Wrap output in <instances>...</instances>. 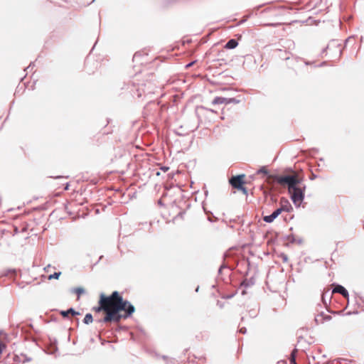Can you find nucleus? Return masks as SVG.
<instances>
[{
	"label": "nucleus",
	"instance_id": "obj_60",
	"mask_svg": "<svg viewBox=\"0 0 364 364\" xmlns=\"http://www.w3.org/2000/svg\"><path fill=\"white\" fill-rule=\"evenodd\" d=\"M313 151H315V152H318V149H316V148H314V149H313Z\"/></svg>",
	"mask_w": 364,
	"mask_h": 364
},
{
	"label": "nucleus",
	"instance_id": "obj_1",
	"mask_svg": "<svg viewBox=\"0 0 364 364\" xmlns=\"http://www.w3.org/2000/svg\"><path fill=\"white\" fill-rule=\"evenodd\" d=\"M231 275L232 269L226 264L223 263L218 269V276L215 278L216 284L212 285V289H217L209 296V305L215 304L220 309H223L225 303L220 301L218 298L221 297L223 299H230L237 294L238 288L230 294H224L223 292L225 286L231 282Z\"/></svg>",
	"mask_w": 364,
	"mask_h": 364
},
{
	"label": "nucleus",
	"instance_id": "obj_27",
	"mask_svg": "<svg viewBox=\"0 0 364 364\" xmlns=\"http://www.w3.org/2000/svg\"><path fill=\"white\" fill-rule=\"evenodd\" d=\"M72 291L77 294L78 296L85 292V289L82 287H76L72 289Z\"/></svg>",
	"mask_w": 364,
	"mask_h": 364
},
{
	"label": "nucleus",
	"instance_id": "obj_62",
	"mask_svg": "<svg viewBox=\"0 0 364 364\" xmlns=\"http://www.w3.org/2000/svg\"><path fill=\"white\" fill-rule=\"evenodd\" d=\"M221 223H227V221H226V220L223 219V220H222Z\"/></svg>",
	"mask_w": 364,
	"mask_h": 364
},
{
	"label": "nucleus",
	"instance_id": "obj_43",
	"mask_svg": "<svg viewBox=\"0 0 364 364\" xmlns=\"http://www.w3.org/2000/svg\"><path fill=\"white\" fill-rule=\"evenodd\" d=\"M221 90L225 91V90H230V87L229 86H223L220 87Z\"/></svg>",
	"mask_w": 364,
	"mask_h": 364
},
{
	"label": "nucleus",
	"instance_id": "obj_14",
	"mask_svg": "<svg viewBox=\"0 0 364 364\" xmlns=\"http://www.w3.org/2000/svg\"><path fill=\"white\" fill-rule=\"evenodd\" d=\"M238 46V41L235 38H231L227 41L224 48L226 49H234Z\"/></svg>",
	"mask_w": 364,
	"mask_h": 364
},
{
	"label": "nucleus",
	"instance_id": "obj_54",
	"mask_svg": "<svg viewBox=\"0 0 364 364\" xmlns=\"http://www.w3.org/2000/svg\"><path fill=\"white\" fill-rule=\"evenodd\" d=\"M328 48V46H327L326 48H323V50H322V52H321V53H324L326 51V50H327Z\"/></svg>",
	"mask_w": 364,
	"mask_h": 364
},
{
	"label": "nucleus",
	"instance_id": "obj_5",
	"mask_svg": "<svg viewBox=\"0 0 364 364\" xmlns=\"http://www.w3.org/2000/svg\"><path fill=\"white\" fill-rule=\"evenodd\" d=\"M119 310L124 311L123 318H127L132 316L135 311V307L128 301L123 299L120 304H117Z\"/></svg>",
	"mask_w": 364,
	"mask_h": 364
},
{
	"label": "nucleus",
	"instance_id": "obj_8",
	"mask_svg": "<svg viewBox=\"0 0 364 364\" xmlns=\"http://www.w3.org/2000/svg\"><path fill=\"white\" fill-rule=\"evenodd\" d=\"M137 96L138 97H142V95H145L146 94H150L153 92L152 90V85L151 82H148V85L141 84L139 85L138 88L136 89Z\"/></svg>",
	"mask_w": 364,
	"mask_h": 364
},
{
	"label": "nucleus",
	"instance_id": "obj_58",
	"mask_svg": "<svg viewBox=\"0 0 364 364\" xmlns=\"http://www.w3.org/2000/svg\"><path fill=\"white\" fill-rule=\"evenodd\" d=\"M50 267V265L49 264V265H48L46 267H45V268H44V269H45L46 271H47V269H49V267Z\"/></svg>",
	"mask_w": 364,
	"mask_h": 364
},
{
	"label": "nucleus",
	"instance_id": "obj_19",
	"mask_svg": "<svg viewBox=\"0 0 364 364\" xmlns=\"http://www.w3.org/2000/svg\"><path fill=\"white\" fill-rule=\"evenodd\" d=\"M227 100H226V97H215L211 104L213 105H220V104H225V101Z\"/></svg>",
	"mask_w": 364,
	"mask_h": 364
},
{
	"label": "nucleus",
	"instance_id": "obj_46",
	"mask_svg": "<svg viewBox=\"0 0 364 364\" xmlns=\"http://www.w3.org/2000/svg\"><path fill=\"white\" fill-rule=\"evenodd\" d=\"M102 257H103V256H102V255H101V256L99 257V259H97V262H96L92 265V269L93 268V267H94V266L97 265V264L100 262V261L102 259Z\"/></svg>",
	"mask_w": 364,
	"mask_h": 364
},
{
	"label": "nucleus",
	"instance_id": "obj_52",
	"mask_svg": "<svg viewBox=\"0 0 364 364\" xmlns=\"http://www.w3.org/2000/svg\"><path fill=\"white\" fill-rule=\"evenodd\" d=\"M250 15L247 16L245 18H243V20L242 21V23L245 22L249 18Z\"/></svg>",
	"mask_w": 364,
	"mask_h": 364
},
{
	"label": "nucleus",
	"instance_id": "obj_23",
	"mask_svg": "<svg viewBox=\"0 0 364 364\" xmlns=\"http://www.w3.org/2000/svg\"><path fill=\"white\" fill-rule=\"evenodd\" d=\"M284 240H288L290 243L294 244L296 242V237L294 234L287 235L283 237Z\"/></svg>",
	"mask_w": 364,
	"mask_h": 364
},
{
	"label": "nucleus",
	"instance_id": "obj_24",
	"mask_svg": "<svg viewBox=\"0 0 364 364\" xmlns=\"http://www.w3.org/2000/svg\"><path fill=\"white\" fill-rule=\"evenodd\" d=\"M93 321V317H92V315L90 313L87 314L85 316V318L83 319V323L85 324H90Z\"/></svg>",
	"mask_w": 364,
	"mask_h": 364
},
{
	"label": "nucleus",
	"instance_id": "obj_57",
	"mask_svg": "<svg viewBox=\"0 0 364 364\" xmlns=\"http://www.w3.org/2000/svg\"><path fill=\"white\" fill-rule=\"evenodd\" d=\"M206 111L213 112V110L210 108H205Z\"/></svg>",
	"mask_w": 364,
	"mask_h": 364
},
{
	"label": "nucleus",
	"instance_id": "obj_41",
	"mask_svg": "<svg viewBox=\"0 0 364 364\" xmlns=\"http://www.w3.org/2000/svg\"><path fill=\"white\" fill-rule=\"evenodd\" d=\"M326 64H327L326 61H323L320 64H318L317 65H315V67L321 68V67H323V66L326 65Z\"/></svg>",
	"mask_w": 364,
	"mask_h": 364
},
{
	"label": "nucleus",
	"instance_id": "obj_48",
	"mask_svg": "<svg viewBox=\"0 0 364 364\" xmlns=\"http://www.w3.org/2000/svg\"><path fill=\"white\" fill-rule=\"evenodd\" d=\"M296 242L298 243L299 245H301L303 243V239L302 238H299L298 240L296 239Z\"/></svg>",
	"mask_w": 364,
	"mask_h": 364
},
{
	"label": "nucleus",
	"instance_id": "obj_16",
	"mask_svg": "<svg viewBox=\"0 0 364 364\" xmlns=\"http://www.w3.org/2000/svg\"><path fill=\"white\" fill-rule=\"evenodd\" d=\"M72 314L73 316L79 315L80 313L76 311L73 308H70L66 311H61L60 314L64 317H68L69 314Z\"/></svg>",
	"mask_w": 364,
	"mask_h": 364
},
{
	"label": "nucleus",
	"instance_id": "obj_47",
	"mask_svg": "<svg viewBox=\"0 0 364 364\" xmlns=\"http://www.w3.org/2000/svg\"><path fill=\"white\" fill-rule=\"evenodd\" d=\"M240 332L241 333H245L247 332V328L245 327H242L240 329Z\"/></svg>",
	"mask_w": 364,
	"mask_h": 364
},
{
	"label": "nucleus",
	"instance_id": "obj_51",
	"mask_svg": "<svg viewBox=\"0 0 364 364\" xmlns=\"http://www.w3.org/2000/svg\"><path fill=\"white\" fill-rule=\"evenodd\" d=\"M201 206H202L203 211L205 212V200H203L201 202Z\"/></svg>",
	"mask_w": 364,
	"mask_h": 364
},
{
	"label": "nucleus",
	"instance_id": "obj_9",
	"mask_svg": "<svg viewBox=\"0 0 364 364\" xmlns=\"http://www.w3.org/2000/svg\"><path fill=\"white\" fill-rule=\"evenodd\" d=\"M333 288L332 289V293H339L341 294L345 299L349 300V293L348 291L341 284L338 283H333Z\"/></svg>",
	"mask_w": 364,
	"mask_h": 364
},
{
	"label": "nucleus",
	"instance_id": "obj_15",
	"mask_svg": "<svg viewBox=\"0 0 364 364\" xmlns=\"http://www.w3.org/2000/svg\"><path fill=\"white\" fill-rule=\"evenodd\" d=\"M205 107L203 106H197L196 108V114L198 118V121L202 123L204 117Z\"/></svg>",
	"mask_w": 364,
	"mask_h": 364
},
{
	"label": "nucleus",
	"instance_id": "obj_45",
	"mask_svg": "<svg viewBox=\"0 0 364 364\" xmlns=\"http://www.w3.org/2000/svg\"><path fill=\"white\" fill-rule=\"evenodd\" d=\"M358 314V311H355L353 312H351V311H348L346 315L347 316H349V315H351V314Z\"/></svg>",
	"mask_w": 364,
	"mask_h": 364
},
{
	"label": "nucleus",
	"instance_id": "obj_40",
	"mask_svg": "<svg viewBox=\"0 0 364 364\" xmlns=\"http://www.w3.org/2000/svg\"><path fill=\"white\" fill-rule=\"evenodd\" d=\"M5 348L6 346L3 343L0 342V354H1Z\"/></svg>",
	"mask_w": 364,
	"mask_h": 364
},
{
	"label": "nucleus",
	"instance_id": "obj_34",
	"mask_svg": "<svg viewBox=\"0 0 364 364\" xmlns=\"http://www.w3.org/2000/svg\"><path fill=\"white\" fill-rule=\"evenodd\" d=\"M237 191H241L245 196L248 195V190L245 186V185H242V186H240V188L237 189Z\"/></svg>",
	"mask_w": 364,
	"mask_h": 364
},
{
	"label": "nucleus",
	"instance_id": "obj_50",
	"mask_svg": "<svg viewBox=\"0 0 364 364\" xmlns=\"http://www.w3.org/2000/svg\"><path fill=\"white\" fill-rule=\"evenodd\" d=\"M304 63L306 65H312L314 63V62H311V61H308V60H304Z\"/></svg>",
	"mask_w": 364,
	"mask_h": 364
},
{
	"label": "nucleus",
	"instance_id": "obj_32",
	"mask_svg": "<svg viewBox=\"0 0 364 364\" xmlns=\"http://www.w3.org/2000/svg\"><path fill=\"white\" fill-rule=\"evenodd\" d=\"M230 223H240L241 225H244V220H240V216L237 215L235 218L230 219Z\"/></svg>",
	"mask_w": 364,
	"mask_h": 364
},
{
	"label": "nucleus",
	"instance_id": "obj_36",
	"mask_svg": "<svg viewBox=\"0 0 364 364\" xmlns=\"http://www.w3.org/2000/svg\"><path fill=\"white\" fill-rule=\"evenodd\" d=\"M332 317L330 315L326 314L323 318H320V323H322L324 321H328L331 320Z\"/></svg>",
	"mask_w": 364,
	"mask_h": 364
},
{
	"label": "nucleus",
	"instance_id": "obj_7",
	"mask_svg": "<svg viewBox=\"0 0 364 364\" xmlns=\"http://www.w3.org/2000/svg\"><path fill=\"white\" fill-rule=\"evenodd\" d=\"M245 178V175L244 173L232 176L229 178V183L233 188L237 190L240 186L247 183Z\"/></svg>",
	"mask_w": 364,
	"mask_h": 364
},
{
	"label": "nucleus",
	"instance_id": "obj_6",
	"mask_svg": "<svg viewBox=\"0 0 364 364\" xmlns=\"http://www.w3.org/2000/svg\"><path fill=\"white\" fill-rule=\"evenodd\" d=\"M102 299H104L109 306H114L120 304L124 299L117 291H114L109 296H107L104 294H101Z\"/></svg>",
	"mask_w": 364,
	"mask_h": 364
},
{
	"label": "nucleus",
	"instance_id": "obj_11",
	"mask_svg": "<svg viewBox=\"0 0 364 364\" xmlns=\"http://www.w3.org/2000/svg\"><path fill=\"white\" fill-rule=\"evenodd\" d=\"M282 209L279 208L274 210L270 215L263 216V220L267 223H272L281 213Z\"/></svg>",
	"mask_w": 364,
	"mask_h": 364
},
{
	"label": "nucleus",
	"instance_id": "obj_29",
	"mask_svg": "<svg viewBox=\"0 0 364 364\" xmlns=\"http://www.w3.org/2000/svg\"><path fill=\"white\" fill-rule=\"evenodd\" d=\"M16 270L15 269H9L4 274V276H16Z\"/></svg>",
	"mask_w": 364,
	"mask_h": 364
},
{
	"label": "nucleus",
	"instance_id": "obj_28",
	"mask_svg": "<svg viewBox=\"0 0 364 364\" xmlns=\"http://www.w3.org/2000/svg\"><path fill=\"white\" fill-rule=\"evenodd\" d=\"M249 316L252 318H256L258 314V311L255 309H251L248 311Z\"/></svg>",
	"mask_w": 364,
	"mask_h": 364
},
{
	"label": "nucleus",
	"instance_id": "obj_44",
	"mask_svg": "<svg viewBox=\"0 0 364 364\" xmlns=\"http://www.w3.org/2000/svg\"><path fill=\"white\" fill-rule=\"evenodd\" d=\"M210 229L218 230L220 229V225H216V226L211 225Z\"/></svg>",
	"mask_w": 364,
	"mask_h": 364
},
{
	"label": "nucleus",
	"instance_id": "obj_21",
	"mask_svg": "<svg viewBox=\"0 0 364 364\" xmlns=\"http://www.w3.org/2000/svg\"><path fill=\"white\" fill-rule=\"evenodd\" d=\"M240 265L245 266L247 267V270L244 274L245 277H247L249 274L250 268V262L249 259L241 262Z\"/></svg>",
	"mask_w": 364,
	"mask_h": 364
},
{
	"label": "nucleus",
	"instance_id": "obj_42",
	"mask_svg": "<svg viewBox=\"0 0 364 364\" xmlns=\"http://www.w3.org/2000/svg\"><path fill=\"white\" fill-rule=\"evenodd\" d=\"M140 56H141V55H140V54H139V53H135V54L134 55V56H133V60H134V61L136 60H137Z\"/></svg>",
	"mask_w": 364,
	"mask_h": 364
},
{
	"label": "nucleus",
	"instance_id": "obj_2",
	"mask_svg": "<svg viewBox=\"0 0 364 364\" xmlns=\"http://www.w3.org/2000/svg\"><path fill=\"white\" fill-rule=\"evenodd\" d=\"M268 178L273 179L279 184L288 186L290 198L296 208H299L305 198L306 186L302 184V179L297 178L293 175L281 176L278 173H272Z\"/></svg>",
	"mask_w": 364,
	"mask_h": 364
},
{
	"label": "nucleus",
	"instance_id": "obj_25",
	"mask_svg": "<svg viewBox=\"0 0 364 364\" xmlns=\"http://www.w3.org/2000/svg\"><path fill=\"white\" fill-rule=\"evenodd\" d=\"M226 100H227L225 101V105H229L231 103L238 104L240 102V100H237L235 97H226Z\"/></svg>",
	"mask_w": 364,
	"mask_h": 364
},
{
	"label": "nucleus",
	"instance_id": "obj_22",
	"mask_svg": "<svg viewBox=\"0 0 364 364\" xmlns=\"http://www.w3.org/2000/svg\"><path fill=\"white\" fill-rule=\"evenodd\" d=\"M285 7L284 6H268L265 8L262 12V13H267L269 12L272 10H276V9H284Z\"/></svg>",
	"mask_w": 364,
	"mask_h": 364
},
{
	"label": "nucleus",
	"instance_id": "obj_18",
	"mask_svg": "<svg viewBox=\"0 0 364 364\" xmlns=\"http://www.w3.org/2000/svg\"><path fill=\"white\" fill-rule=\"evenodd\" d=\"M270 171L267 169L266 166H262L259 168L256 171L257 174H264L267 177H269L270 175Z\"/></svg>",
	"mask_w": 364,
	"mask_h": 364
},
{
	"label": "nucleus",
	"instance_id": "obj_12",
	"mask_svg": "<svg viewBox=\"0 0 364 364\" xmlns=\"http://www.w3.org/2000/svg\"><path fill=\"white\" fill-rule=\"evenodd\" d=\"M256 279L254 276H252L249 279H244L240 284V286L238 289L243 287L245 289H247L249 287H251L255 284Z\"/></svg>",
	"mask_w": 364,
	"mask_h": 364
},
{
	"label": "nucleus",
	"instance_id": "obj_37",
	"mask_svg": "<svg viewBox=\"0 0 364 364\" xmlns=\"http://www.w3.org/2000/svg\"><path fill=\"white\" fill-rule=\"evenodd\" d=\"M291 360H290V363L291 364L294 363V364H296V355L294 353H291Z\"/></svg>",
	"mask_w": 364,
	"mask_h": 364
},
{
	"label": "nucleus",
	"instance_id": "obj_39",
	"mask_svg": "<svg viewBox=\"0 0 364 364\" xmlns=\"http://www.w3.org/2000/svg\"><path fill=\"white\" fill-rule=\"evenodd\" d=\"M317 177H318V176L316 174L311 173V174L309 176V179L311 181H313V180L316 179Z\"/></svg>",
	"mask_w": 364,
	"mask_h": 364
},
{
	"label": "nucleus",
	"instance_id": "obj_10",
	"mask_svg": "<svg viewBox=\"0 0 364 364\" xmlns=\"http://www.w3.org/2000/svg\"><path fill=\"white\" fill-rule=\"evenodd\" d=\"M279 209H282V212L291 213L293 211V207L289 203L288 199L284 197L280 199V207Z\"/></svg>",
	"mask_w": 364,
	"mask_h": 364
},
{
	"label": "nucleus",
	"instance_id": "obj_53",
	"mask_svg": "<svg viewBox=\"0 0 364 364\" xmlns=\"http://www.w3.org/2000/svg\"><path fill=\"white\" fill-rule=\"evenodd\" d=\"M168 169H169V168H168V167H166V166H164V167H162V168H161V170H162V171H168Z\"/></svg>",
	"mask_w": 364,
	"mask_h": 364
},
{
	"label": "nucleus",
	"instance_id": "obj_30",
	"mask_svg": "<svg viewBox=\"0 0 364 364\" xmlns=\"http://www.w3.org/2000/svg\"><path fill=\"white\" fill-rule=\"evenodd\" d=\"M271 232L273 233V235L270 238L269 242L274 243L278 239L279 233L277 232H274V231H272Z\"/></svg>",
	"mask_w": 364,
	"mask_h": 364
},
{
	"label": "nucleus",
	"instance_id": "obj_49",
	"mask_svg": "<svg viewBox=\"0 0 364 364\" xmlns=\"http://www.w3.org/2000/svg\"><path fill=\"white\" fill-rule=\"evenodd\" d=\"M246 289H245V288H244V289L242 290V291H241V294H242V296H245V295H246V294H247V290H246Z\"/></svg>",
	"mask_w": 364,
	"mask_h": 364
},
{
	"label": "nucleus",
	"instance_id": "obj_35",
	"mask_svg": "<svg viewBox=\"0 0 364 364\" xmlns=\"http://www.w3.org/2000/svg\"><path fill=\"white\" fill-rule=\"evenodd\" d=\"M325 315H326V314L323 311H321L318 315H317V316L315 317L316 323H320V318H323Z\"/></svg>",
	"mask_w": 364,
	"mask_h": 364
},
{
	"label": "nucleus",
	"instance_id": "obj_55",
	"mask_svg": "<svg viewBox=\"0 0 364 364\" xmlns=\"http://www.w3.org/2000/svg\"><path fill=\"white\" fill-rule=\"evenodd\" d=\"M264 4H262V5H259L258 6H257L255 8L256 10H258L260 7H262Z\"/></svg>",
	"mask_w": 364,
	"mask_h": 364
},
{
	"label": "nucleus",
	"instance_id": "obj_63",
	"mask_svg": "<svg viewBox=\"0 0 364 364\" xmlns=\"http://www.w3.org/2000/svg\"><path fill=\"white\" fill-rule=\"evenodd\" d=\"M228 227H229V228H232V229H233V228H234V225H228Z\"/></svg>",
	"mask_w": 364,
	"mask_h": 364
},
{
	"label": "nucleus",
	"instance_id": "obj_17",
	"mask_svg": "<svg viewBox=\"0 0 364 364\" xmlns=\"http://www.w3.org/2000/svg\"><path fill=\"white\" fill-rule=\"evenodd\" d=\"M207 220L213 223L219 220L218 217H215L211 211L206 210Z\"/></svg>",
	"mask_w": 364,
	"mask_h": 364
},
{
	"label": "nucleus",
	"instance_id": "obj_31",
	"mask_svg": "<svg viewBox=\"0 0 364 364\" xmlns=\"http://www.w3.org/2000/svg\"><path fill=\"white\" fill-rule=\"evenodd\" d=\"M61 274V272H54L53 274H50L48 276V279L49 280H51L53 279H58L59 278V277L60 276Z\"/></svg>",
	"mask_w": 364,
	"mask_h": 364
},
{
	"label": "nucleus",
	"instance_id": "obj_3",
	"mask_svg": "<svg viewBox=\"0 0 364 364\" xmlns=\"http://www.w3.org/2000/svg\"><path fill=\"white\" fill-rule=\"evenodd\" d=\"M120 312L117 305L109 306V311L106 312L105 316L100 321L104 323L119 322L123 318V315Z\"/></svg>",
	"mask_w": 364,
	"mask_h": 364
},
{
	"label": "nucleus",
	"instance_id": "obj_4",
	"mask_svg": "<svg viewBox=\"0 0 364 364\" xmlns=\"http://www.w3.org/2000/svg\"><path fill=\"white\" fill-rule=\"evenodd\" d=\"M212 75L213 77H217L219 79H222L223 75V72H220L219 70H217V69L213 68L210 65L206 67V90H208V91L211 93L213 92V90L208 87V82L210 84H219L221 83L219 80H213L209 78V75Z\"/></svg>",
	"mask_w": 364,
	"mask_h": 364
},
{
	"label": "nucleus",
	"instance_id": "obj_20",
	"mask_svg": "<svg viewBox=\"0 0 364 364\" xmlns=\"http://www.w3.org/2000/svg\"><path fill=\"white\" fill-rule=\"evenodd\" d=\"M21 357L23 358V360H21V357H19L18 355H16L14 360L16 362H23V363L29 362L31 360V358L30 357H28L26 355H21Z\"/></svg>",
	"mask_w": 364,
	"mask_h": 364
},
{
	"label": "nucleus",
	"instance_id": "obj_26",
	"mask_svg": "<svg viewBox=\"0 0 364 364\" xmlns=\"http://www.w3.org/2000/svg\"><path fill=\"white\" fill-rule=\"evenodd\" d=\"M216 44L214 43L213 46H212V48H210V52L209 53V51H206V54H205V56H206V65L208 63V61L211 60V61H215V58H210V53L212 51H214L215 50V46Z\"/></svg>",
	"mask_w": 364,
	"mask_h": 364
},
{
	"label": "nucleus",
	"instance_id": "obj_59",
	"mask_svg": "<svg viewBox=\"0 0 364 364\" xmlns=\"http://www.w3.org/2000/svg\"><path fill=\"white\" fill-rule=\"evenodd\" d=\"M50 267V265L49 264V265H48L46 267H45V268H44V269H45L46 271H47V269H49V267Z\"/></svg>",
	"mask_w": 364,
	"mask_h": 364
},
{
	"label": "nucleus",
	"instance_id": "obj_64",
	"mask_svg": "<svg viewBox=\"0 0 364 364\" xmlns=\"http://www.w3.org/2000/svg\"><path fill=\"white\" fill-rule=\"evenodd\" d=\"M360 299L364 303V297H360Z\"/></svg>",
	"mask_w": 364,
	"mask_h": 364
},
{
	"label": "nucleus",
	"instance_id": "obj_33",
	"mask_svg": "<svg viewBox=\"0 0 364 364\" xmlns=\"http://www.w3.org/2000/svg\"><path fill=\"white\" fill-rule=\"evenodd\" d=\"M279 257L282 259L283 262H288L289 257H288L287 255L284 252H281L279 255Z\"/></svg>",
	"mask_w": 364,
	"mask_h": 364
},
{
	"label": "nucleus",
	"instance_id": "obj_61",
	"mask_svg": "<svg viewBox=\"0 0 364 364\" xmlns=\"http://www.w3.org/2000/svg\"><path fill=\"white\" fill-rule=\"evenodd\" d=\"M162 358H163L164 360H166V359L168 358V357H167V356H166V355H163V356H162Z\"/></svg>",
	"mask_w": 364,
	"mask_h": 364
},
{
	"label": "nucleus",
	"instance_id": "obj_13",
	"mask_svg": "<svg viewBox=\"0 0 364 364\" xmlns=\"http://www.w3.org/2000/svg\"><path fill=\"white\" fill-rule=\"evenodd\" d=\"M109 306L107 304V301L104 299H102V296H100L99 306L95 307V310L97 312L104 311L106 314L107 311H109Z\"/></svg>",
	"mask_w": 364,
	"mask_h": 364
},
{
	"label": "nucleus",
	"instance_id": "obj_38",
	"mask_svg": "<svg viewBox=\"0 0 364 364\" xmlns=\"http://www.w3.org/2000/svg\"><path fill=\"white\" fill-rule=\"evenodd\" d=\"M279 23H268L265 24L266 26L268 27H277Z\"/></svg>",
	"mask_w": 364,
	"mask_h": 364
},
{
	"label": "nucleus",
	"instance_id": "obj_56",
	"mask_svg": "<svg viewBox=\"0 0 364 364\" xmlns=\"http://www.w3.org/2000/svg\"><path fill=\"white\" fill-rule=\"evenodd\" d=\"M302 338H302V336H299V337H298V339H299V340H298V343H300V341H301V339H302Z\"/></svg>",
	"mask_w": 364,
	"mask_h": 364
}]
</instances>
